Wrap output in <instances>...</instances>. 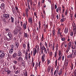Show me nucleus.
Instances as JSON below:
<instances>
[{
    "mask_svg": "<svg viewBox=\"0 0 76 76\" xmlns=\"http://www.w3.org/2000/svg\"><path fill=\"white\" fill-rule=\"evenodd\" d=\"M68 28H66V27L64 29V32L65 34H66L68 33Z\"/></svg>",
    "mask_w": 76,
    "mask_h": 76,
    "instance_id": "17",
    "label": "nucleus"
},
{
    "mask_svg": "<svg viewBox=\"0 0 76 76\" xmlns=\"http://www.w3.org/2000/svg\"><path fill=\"white\" fill-rule=\"evenodd\" d=\"M61 40L62 41H65V38L64 37H62L61 38Z\"/></svg>",
    "mask_w": 76,
    "mask_h": 76,
    "instance_id": "55",
    "label": "nucleus"
},
{
    "mask_svg": "<svg viewBox=\"0 0 76 76\" xmlns=\"http://www.w3.org/2000/svg\"><path fill=\"white\" fill-rule=\"evenodd\" d=\"M37 49H36L35 48H34V50L33 51V56H35V54H37Z\"/></svg>",
    "mask_w": 76,
    "mask_h": 76,
    "instance_id": "16",
    "label": "nucleus"
},
{
    "mask_svg": "<svg viewBox=\"0 0 76 76\" xmlns=\"http://www.w3.org/2000/svg\"><path fill=\"white\" fill-rule=\"evenodd\" d=\"M17 53H14V54L13 55V57L14 58H15L16 56H17Z\"/></svg>",
    "mask_w": 76,
    "mask_h": 76,
    "instance_id": "44",
    "label": "nucleus"
},
{
    "mask_svg": "<svg viewBox=\"0 0 76 76\" xmlns=\"http://www.w3.org/2000/svg\"><path fill=\"white\" fill-rule=\"evenodd\" d=\"M5 53L3 51H0V59H2L5 57Z\"/></svg>",
    "mask_w": 76,
    "mask_h": 76,
    "instance_id": "2",
    "label": "nucleus"
},
{
    "mask_svg": "<svg viewBox=\"0 0 76 76\" xmlns=\"http://www.w3.org/2000/svg\"><path fill=\"white\" fill-rule=\"evenodd\" d=\"M12 11L14 15L15 14V13L16 12V10H15V7L12 8Z\"/></svg>",
    "mask_w": 76,
    "mask_h": 76,
    "instance_id": "20",
    "label": "nucleus"
},
{
    "mask_svg": "<svg viewBox=\"0 0 76 76\" xmlns=\"http://www.w3.org/2000/svg\"><path fill=\"white\" fill-rule=\"evenodd\" d=\"M28 56V59H30L31 58V53H29Z\"/></svg>",
    "mask_w": 76,
    "mask_h": 76,
    "instance_id": "50",
    "label": "nucleus"
},
{
    "mask_svg": "<svg viewBox=\"0 0 76 76\" xmlns=\"http://www.w3.org/2000/svg\"><path fill=\"white\" fill-rule=\"evenodd\" d=\"M50 70H51V66H48L47 69V70L48 72V73H49V72H50Z\"/></svg>",
    "mask_w": 76,
    "mask_h": 76,
    "instance_id": "29",
    "label": "nucleus"
},
{
    "mask_svg": "<svg viewBox=\"0 0 76 76\" xmlns=\"http://www.w3.org/2000/svg\"><path fill=\"white\" fill-rule=\"evenodd\" d=\"M28 53H25V58L26 60H28Z\"/></svg>",
    "mask_w": 76,
    "mask_h": 76,
    "instance_id": "22",
    "label": "nucleus"
},
{
    "mask_svg": "<svg viewBox=\"0 0 76 76\" xmlns=\"http://www.w3.org/2000/svg\"><path fill=\"white\" fill-rule=\"evenodd\" d=\"M28 23H30V25H32V24L33 21L32 19V17H28Z\"/></svg>",
    "mask_w": 76,
    "mask_h": 76,
    "instance_id": "7",
    "label": "nucleus"
},
{
    "mask_svg": "<svg viewBox=\"0 0 76 76\" xmlns=\"http://www.w3.org/2000/svg\"><path fill=\"white\" fill-rule=\"evenodd\" d=\"M18 73H19V70L18 69L15 72V74L16 75L18 74Z\"/></svg>",
    "mask_w": 76,
    "mask_h": 76,
    "instance_id": "43",
    "label": "nucleus"
},
{
    "mask_svg": "<svg viewBox=\"0 0 76 76\" xmlns=\"http://www.w3.org/2000/svg\"><path fill=\"white\" fill-rule=\"evenodd\" d=\"M17 56L18 57H22V52H21V51L20 50L18 51V53H17Z\"/></svg>",
    "mask_w": 76,
    "mask_h": 76,
    "instance_id": "10",
    "label": "nucleus"
},
{
    "mask_svg": "<svg viewBox=\"0 0 76 76\" xmlns=\"http://www.w3.org/2000/svg\"><path fill=\"white\" fill-rule=\"evenodd\" d=\"M64 56H63L62 57V61H64Z\"/></svg>",
    "mask_w": 76,
    "mask_h": 76,
    "instance_id": "61",
    "label": "nucleus"
},
{
    "mask_svg": "<svg viewBox=\"0 0 76 76\" xmlns=\"http://www.w3.org/2000/svg\"><path fill=\"white\" fill-rule=\"evenodd\" d=\"M75 47H76V46L75 45H74V46H72V49H73V50H75Z\"/></svg>",
    "mask_w": 76,
    "mask_h": 76,
    "instance_id": "56",
    "label": "nucleus"
},
{
    "mask_svg": "<svg viewBox=\"0 0 76 76\" xmlns=\"http://www.w3.org/2000/svg\"><path fill=\"white\" fill-rule=\"evenodd\" d=\"M15 10H16V11H17V12H19V9H18V7L17 6H15Z\"/></svg>",
    "mask_w": 76,
    "mask_h": 76,
    "instance_id": "41",
    "label": "nucleus"
},
{
    "mask_svg": "<svg viewBox=\"0 0 76 76\" xmlns=\"http://www.w3.org/2000/svg\"><path fill=\"white\" fill-rule=\"evenodd\" d=\"M43 26L44 28H46L48 29V24H43Z\"/></svg>",
    "mask_w": 76,
    "mask_h": 76,
    "instance_id": "25",
    "label": "nucleus"
},
{
    "mask_svg": "<svg viewBox=\"0 0 76 76\" xmlns=\"http://www.w3.org/2000/svg\"><path fill=\"white\" fill-rule=\"evenodd\" d=\"M30 44H29V42H28L27 43V48L26 50V53H28V51H30Z\"/></svg>",
    "mask_w": 76,
    "mask_h": 76,
    "instance_id": "3",
    "label": "nucleus"
},
{
    "mask_svg": "<svg viewBox=\"0 0 76 76\" xmlns=\"http://www.w3.org/2000/svg\"><path fill=\"white\" fill-rule=\"evenodd\" d=\"M72 54L74 58L76 57V50H72Z\"/></svg>",
    "mask_w": 76,
    "mask_h": 76,
    "instance_id": "5",
    "label": "nucleus"
},
{
    "mask_svg": "<svg viewBox=\"0 0 76 76\" xmlns=\"http://www.w3.org/2000/svg\"><path fill=\"white\" fill-rule=\"evenodd\" d=\"M45 57L42 56V63H44L45 61Z\"/></svg>",
    "mask_w": 76,
    "mask_h": 76,
    "instance_id": "30",
    "label": "nucleus"
},
{
    "mask_svg": "<svg viewBox=\"0 0 76 76\" xmlns=\"http://www.w3.org/2000/svg\"><path fill=\"white\" fill-rule=\"evenodd\" d=\"M24 76H28V72H27L26 70L25 71V73H24Z\"/></svg>",
    "mask_w": 76,
    "mask_h": 76,
    "instance_id": "45",
    "label": "nucleus"
},
{
    "mask_svg": "<svg viewBox=\"0 0 76 76\" xmlns=\"http://www.w3.org/2000/svg\"><path fill=\"white\" fill-rule=\"evenodd\" d=\"M58 76H62V69H61L59 70L58 73Z\"/></svg>",
    "mask_w": 76,
    "mask_h": 76,
    "instance_id": "15",
    "label": "nucleus"
},
{
    "mask_svg": "<svg viewBox=\"0 0 76 76\" xmlns=\"http://www.w3.org/2000/svg\"><path fill=\"white\" fill-rule=\"evenodd\" d=\"M69 62H68V61H65V63H64V65L66 67H67V66H68V64Z\"/></svg>",
    "mask_w": 76,
    "mask_h": 76,
    "instance_id": "24",
    "label": "nucleus"
},
{
    "mask_svg": "<svg viewBox=\"0 0 76 76\" xmlns=\"http://www.w3.org/2000/svg\"><path fill=\"white\" fill-rule=\"evenodd\" d=\"M46 49L44 45H43L42 47L40 48V50H41V51H43L44 50Z\"/></svg>",
    "mask_w": 76,
    "mask_h": 76,
    "instance_id": "18",
    "label": "nucleus"
},
{
    "mask_svg": "<svg viewBox=\"0 0 76 76\" xmlns=\"http://www.w3.org/2000/svg\"><path fill=\"white\" fill-rule=\"evenodd\" d=\"M19 29H18V31H19V32H20V31H21V30L22 29V28L20 27H19Z\"/></svg>",
    "mask_w": 76,
    "mask_h": 76,
    "instance_id": "63",
    "label": "nucleus"
},
{
    "mask_svg": "<svg viewBox=\"0 0 76 76\" xmlns=\"http://www.w3.org/2000/svg\"><path fill=\"white\" fill-rule=\"evenodd\" d=\"M50 60H47V65H49V64H50Z\"/></svg>",
    "mask_w": 76,
    "mask_h": 76,
    "instance_id": "53",
    "label": "nucleus"
},
{
    "mask_svg": "<svg viewBox=\"0 0 76 76\" xmlns=\"http://www.w3.org/2000/svg\"><path fill=\"white\" fill-rule=\"evenodd\" d=\"M58 44H57L56 45V51H58Z\"/></svg>",
    "mask_w": 76,
    "mask_h": 76,
    "instance_id": "39",
    "label": "nucleus"
},
{
    "mask_svg": "<svg viewBox=\"0 0 76 76\" xmlns=\"http://www.w3.org/2000/svg\"><path fill=\"white\" fill-rule=\"evenodd\" d=\"M0 7L1 9H4V7H5V4L3 3H2Z\"/></svg>",
    "mask_w": 76,
    "mask_h": 76,
    "instance_id": "13",
    "label": "nucleus"
},
{
    "mask_svg": "<svg viewBox=\"0 0 76 76\" xmlns=\"http://www.w3.org/2000/svg\"><path fill=\"white\" fill-rule=\"evenodd\" d=\"M70 35L71 36V37H72V36L73 35V31H72L70 33Z\"/></svg>",
    "mask_w": 76,
    "mask_h": 76,
    "instance_id": "57",
    "label": "nucleus"
},
{
    "mask_svg": "<svg viewBox=\"0 0 76 76\" xmlns=\"http://www.w3.org/2000/svg\"><path fill=\"white\" fill-rule=\"evenodd\" d=\"M38 65H39L38 63V62H36L35 65V67L36 69H35L36 70L37 69V68L38 67Z\"/></svg>",
    "mask_w": 76,
    "mask_h": 76,
    "instance_id": "34",
    "label": "nucleus"
},
{
    "mask_svg": "<svg viewBox=\"0 0 76 76\" xmlns=\"http://www.w3.org/2000/svg\"><path fill=\"white\" fill-rule=\"evenodd\" d=\"M56 33V30L54 29H53V30H52V34L53 35V36L54 37L55 36V34Z\"/></svg>",
    "mask_w": 76,
    "mask_h": 76,
    "instance_id": "26",
    "label": "nucleus"
},
{
    "mask_svg": "<svg viewBox=\"0 0 76 76\" xmlns=\"http://www.w3.org/2000/svg\"><path fill=\"white\" fill-rule=\"evenodd\" d=\"M13 48H12L10 50L9 53L10 54H12L13 53Z\"/></svg>",
    "mask_w": 76,
    "mask_h": 76,
    "instance_id": "33",
    "label": "nucleus"
},
{
    "mask_svg": "<svg viewBox=\"0 0 76 76\" xmlns=\"http://www.w3.org/2000/svg\"><path fill=\"white\" fill-rule=\"evenodd\" d=\"M60 33V29L59 30H58V35H59V34Z\"/></svg>",
    "mask_w": 76,
    "mask_h": 76,
    "instance_id": "62",
    "label": "nucleus"
},
{
    "mask_svg": "<svg viewBox=\"0 0 76 76\" xmlns=\"http://www.w3.org/2000/svg\"><path fill=\"white\" fill-rule=\"evenodd\" d=\"M39 45L40 48L42 47V45H43V44H42V43L41 42L39 44Z\"/></svg>",
    "mask_w": 76,
    "mask_h": 76,
    "instance_id": "49",
    "label": "nucleus"
},
{
    "mask_svg": "<svg viewBox=\"0 0 76 76\" xmlns=\"http://www.w3.org/2000/svg\"><path fill=\"white\" fill-rule=\"evenodd\" d=\"M59 56H62V52H61V50H59Z\"/></svg>",
    "mask_w": 76,
    "mask_h": 76,
    "instance_id": "36",
    "label": "nucleus"
},
{
    "mask_svg": "<svg viewBox=\"0 0 76 76\" xmlns=\"http://www.w3.org/2000/svg\"><path fill=\"white\" fill-rule=\"evenodd\" d=\"M4 70H5V72H7V71L9 70H8V69H7V68H5L4 69Z\"/></svg>",
    "mask_w": 76,
    "mask_h": 76,
    "instance_id": "60",
    "label": "nucleus"
},
{
    "mask_svg": "<svg viewBox=\"0 0 76 76\" xmlns=\"http://www.w3.org/2000/svg\"><path fill=\"white\" fill-rule=\"evenodd\" d=\"M19 45V44L18 42H15L14 45V47L16 49L18 48V47Z\"/></svg>",
    "mask_w": 76,
    "mask_h": 76,
    "instance_id": "4",
    "label": "nucleus"
},
{
    "mask_svg": "<svg viewBox=\"0 0 76 76\" xmlns=\"http://www.w3.org/2000/svg\"><path fill=\"white\" fill-rule=\"evenodd\" d=\"M70 49L69 48H68L67 50L65 51L66 53V54H67V53H68L69 52V50H70Z\"/></svg>",
    "mask_w": 76,
    "mask_h": 76,
    "instance_id": "42",
    "label": "nucleus"
},
{
    "mask_svg": "<svg viewBox=\"0 0 76 76\" xmlns=\"http://www.w3.org/2000/svg\"><path fill=\"white\" fill-rule=\"evenodd\" d=\"M11 22L12 23H13V22H14V18L12 17H11Z\"/></svg>",
    "mask_w": 76,
    "mask_h": 76,
    "instance_id": "38",
    "label": "nucleus"
},
{
    "mask_svg": "<svg viewBox=\"0 0 76 76\" xmlns=\"http://www.w3.org/2000/svg\"><path fill=\"white\" fill-rule=\"evenodd\" d=\"M21 64L22 66H25V64H24V62H23V61H21Z\"/></svg>",
    "mask_w": 76,
    "mask_h": 76,
    "instance_id": "64",
    "label": "nucleus"
},
{
    "mask_svg": "<svg viewBox=\"0 0 76 76\" xmlns=\"http://www.w3.org/2000/svg\"><path fill=\"white\" fill-rule=\"evenodd\" d=\"M18 60L20 62H21V61H23V58H22L21 56H20L18 57Z\"/></svg>",
    "mask_w": 76,
    "mask_h": 76,
    "instance_id": "12",
    "label": "nucleus"
},
{
    "mask_svg": "<svg viewBox=\"0 0 76 76\" xmlns=\"http://www.w3.org/2000/svg\"><path fill=\"white\" fill-rule=\"evenodd\" d=\"M73 30L74 32V36L76 35V27L75 28H73Z\"/></svg>",
    "mask_w": 76,
    "mask_h": 76,
    "instance_id": "27",
    "label": "nucleus"
},
{
    "mask_svg": "<svg viewBox=\"0 0 76 76\" xmlns=\"http://www.w3.org/2000/svg\"><path fill=\"white\" fill-rule=\"evenodd\" d=\"M6 31L7 32H9L10 31V30H9V28H6L5 29Z\"/></svg>",
    "mask_w": 76,
    "mask_h": 76,
    "instance_id": "54",
    "label": "nucleus"
},
{
    "mask_svg": "<svg viewBox=\"0 0 76 76\" xmlns=\"http://www.w3.org/2000/svg\"><path fill=\"white\" fill-rule=\"evenodd\" d=\"M70 67L71 68V70H72L73 69V63H72L71 64V65L70 66Z\"/></svg>",
    "mask_w": 76,
    "mask_h": 76,
    "instance_id": "31",
    "label": "nucleus"
},
{
    "mask_svg": "<svg viewBox=\"0 0 76 76\" xmlns=\"http://www.w3.org/2000/svg\"><path fill=\"white\" fill-rule=\"evenodd\" d=\"M3 16L4 18H6V19H8V18H9V16H10V15L9 14H4L3 15Z\"/></svg>",
    "mask_w": 76,
    "mask_h": 76,
    "instance_id": "9",
    "label": "nucleus"
},
{
    "mask_svg": "<svg viewBox=\"0 0 76 76\" xmlns=\"http://www.w3.org/2000/svg\"><path fill=\"white\" fill-rule=\"evenodd\" d=\"M70 18L71 19H73V13H70Z\"/></svg>",
    "mask_w": 76,
    "mask_h": 76,
    "instance_id": "47",
    "label": "nucleus"
},
{
    "mask_svg": "<svg viewBox=\"0 0 76 76\" xmlns=\"http://www.w3.org/2000/svg\"><path fill=\"white\" fill-rule=\"evenodd\" d=\"M57 51H56L54 53V57H55V58H56L57 57Z\"/></svg>",
    "mask_w": 76,
    "mask_h": 76,
    "instance_id": "35",
    "label": "nucleus"
},
{
    "mask_svg": "<svg viewBox=\"0 0 76 76\" xmlns=\"http://www.w3.org/2000/svg\"><path fill=\"white\" fill-rule=\"evenodd\" d=\"M23 26L24 27V28L25 29H26V24L25 23L23 24Z\"/></svg>",
    "mask_w": 76,
    "mask_h": 76,
    "instance_id": "40",
    "label": "nucleus"
},
{
    "mask_svg": "<svg viewBox=\"0 0 76 76\" xmlns=\"http://www.w3.org/2000/svg\"><path fill=\"white\" fill-rule=\"evenodd\" d=\"M58 71H59V68H58V66L56 68V69L55 71L54 72V76H55L56 74H58Z\"/></svg>",
    "mask_w": 76,
    "mask_h": 76,
    "instance_id": "6",
    "label": "nucleus"
},
{
    "mask_svg": "<svg viewBox=\"0 0 76 76\" xmlns=\"http://www.w3.org/2000/svg\"><path fill=\"white\" fill-rule=\"evenodd\" d=\"M72 45V42H69L68 43V48L70 49V47H71V45Z\"/></svg>",
    "mask_w": 76,
    "mask_h": 76,
    "instance_id": "23",
    "label": "nucleus"
},
{
    "mask_svg": "<svg viewBox=\"0 0 76 76\" xmlns=\"http://www.w3.org/2000/svg\"><path fill=\"white\" fill-rule=\"evenodd\" d=\"M62 57H61V56H59V58L58 59V61H61V58Z\"/></svg>",
    "mask_w": 76,
    "mask_h": 76,
    "instance_id": "48",
    "label": "nucleus"
},
{
    "mask_svg": "<svg viewBox=\"0 0 76 76\" xmlns=\"http://www.w3.org/2000/svg\"><path fill=\"white\" fill-rule=\"evenodd\" d=\"M45 45L46 46V47L47 49V51H48V53H49V48H48V45H47V42H45Z\"/></svg>",
    "mask_w": 76,
    "mask_h": 76,
    "instance_id": "14",
    "label": "nucleus"
},
{
    "mask_svg": "<svg viewBox=\"0 0 76 76\" xmlns=\"http://www.w3.org/2000/svg\"><path fill=\"white\" fill-rule=\"evenodd\" d=\"M65 14L66 16L67 15V10L65 11Z\"/></svg>",
    "mask_w": 76,
    "mask_h": 76,
    "instance_id": "59",
    "label": "nucleus"
},
{
    "mask_svg": "<svg viewBox=\"0 0 76 76\" xmlns=\"http://www.w3.org/2000/svg\"><path fill=\"white\" fill-rule=\"evenodd\" d=\"M26 44H23V47L24 49H26Z\"/></svg>",
    "mask_w": 76,
    "mask_h": 76,
    "instance_id": "37",
    "label": "nucleus"
},
{
    "mask_svg": "<svg viewBox=\"0 0 76 76\" xmlns=\"http://www.w3.org/2000/svg\"><path fill=\"white\" fill-rule=\"evenodd\" d=\"M7 36L9 37V38H8L7 37H6L7 41H9L12 39V34L11 33L9 32L8 33Z\"/></svg>",
    "mask_w": 76,
    "mask_h": 76,
    "instance_id": "1",
    "label": "nucleus"
},
{
    "mask_svg": "<svg viewBox=\"0 0 76 76\" xmlns=\"http://www.w3.org/2000/svg\"><path fill=\"white\" fill-rule=\"evenodd\" d=\"M30 4L31 6H32V4L34 3V2L32 1V0L30 1Z\"/></svg>",
    "mask_w": 76,
    "mask_h": 76,
    "instance_id": "51",
    "label": "nucleus"
},
{
    "mask_svg": "<svg viewBox=\"0 0 76 76\" xmlns=\"http://www.w3.org/2000/svg\"><path fill=\"white\" fill-rule=\"evenodd\" d=\"M27 3H28V9H29V10H31V7H30V5H29V2H28V0H27Z\"/></svg>",
    "mask_w": 76,
    "mask_h": 76,
    "instance_id": "32",
    "label": "nucleus"
},
{
    "mask_svg": "<svg viewBox=\"0 0 76 76\" xmlns=\"http://www.w3.org/2000/svg\"><path fill=\"white\" fill-rule=\"evenodd\" d=\"M19 32V29L18 28H16L14 31V33L15 35H18V32Z\"/></svg>",
    "mask_w": 76,
    "mask_h": 76,
    "instance_id": "8",
    "label": "nucleus"
},
{
    "mask_svg": "<svg viewBox=\"0 0 76 76\" xmlns=\"http://www.w3.org/2000/svg\"><path fill=\"white\" fill-rule=\"evenodd\" d=\"M59 11H60V12L61 11V7H58V8H57L56 10V12L57 13H58Z\"/></svg>",
    "mask_w": 76,
    "mask_h": 76,
    "instance_id": "11",
    "label": "nucleus"
},
{
    "mask_svg": "<svg viewBox=\"0 0 76 76\" xmlns=\"http://www.w3.org/2000/svg\"><path fill=\"white\" fill-rule=\"evenodd\" d=\"M7 72V75L10 74V75H12V71H10V70H8Z\"/></svg>",
    "mask_w": 76,
    "mask_h": 76,
    "instance_id": "28",
    "label": "nucleus"
},
{
    "mask_svg": "<svg viewBox=\"0 0 76 76\" xmlns=\"http://www.w3.org/2000/svg\"><path fill=\"white\" fill-rule=\"evenodd\" d=\"M24 37H25V38H26V37H28V34L26 33H25L24 35Z\"/></svg>",
    "mask_w": 76,
    "mask_h": 76,
    "instance_id": "52",
    "label": "nucleus"
},
{
    "mask_svg": "<svg viewBox=\"0 0 76 76\" xmlns=\"http://www.w3.org/2000/svg\"><path fill=\"white\" fill-rule=\"evenodd\" d=\"M67 58H73L74 57L73 56L72 54H71L67 56Z\"/></svg>",
    "mask_w": 76,
    "mask_h": 76,
    "instance_id": "19",
    "label": "nucleus"
},
{
    "mask_svg": "<svg viewBox=\"0 0 76 76\" xmlns=\"http://www.w3.org/2000/svg\"><path fill=\"white\" fill-rule=\"evenodd\" d=\"M47 52L48 51L47 50V49H46L45 50H44V53H45V54H47Z\"/></svg>",
    "mask_w": 76,
    "mask_h": 76,
    "instance_id": "46",
    "label": "nucleus"
},
{
    "mask_svg": "<svg viewBox=\"0 0 76 76\" xmlns=\"http://www.w3.org/2000/svg\"><path fill=\"white\" fill-rule=\"evenodd\" d=\"M13 62L14 64H17V62L16 61L13 60Z\"/></svg>",
    "mask_w": 76,
    "mask_h": 76,
    "instance_id": "58",
    "label": "nucleus"
},
{
    "mask_svg": "<svg viewBox=\"0 0 76 76\" xmlns=\"http://www.w3.org/2000/svg\"><path fill=\"white\" fill-rule=\"evenodd\" d=\"M29 10L28 8H27L26 9L25 11L27 17H28V12H29Z\"/></svg>",
    "mask_w": 76,
    "mask_h": 76,
    "instance_id": "21",
    "label": "nucleus"
}]
</instances>
